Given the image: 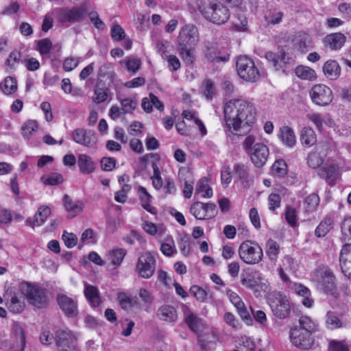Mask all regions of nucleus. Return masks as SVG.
I'll return each mask as SVG.
<instances>
[{"label": "nucleus", "instance_id": "obj_1", "mask_svg": "<svg viewBox=\"0 0 351 351\" xmlns=\"http://www.w3.org/2000/svg\"><path fill=\"white\" fill-rule=\"evenodd\" d=\"M223 112L227 126L236 132L241 128H245V132L249 131L256 119L255 108L243 99L228 101L224 106Z\"/></svg>", "mask_w": 351, "mask_h": 351}, {"label": "nucleus", "instance_id": "obj_2", "mask_svg": "<svg viewBox=\"0 0 351 351\" xmlns=\"http://www.w3.org/2000/svg\"><path fill=\"white\" fill-rule=\"evenodd\" d=\"M199 33L197 28L192 24H187L180 31L178 36L180 53L186 62L191 63L193 56L191 50L197 44Z\"/></svg>", "mask_w": 351, "mask_h": 351}, {"label": "nucleus", "instance_id": "obj_3", "mask_svg": "<svg viewBox=\"0 0 351 351\" xmlns=\"http://www.w3.org/2000/svg\"><path fill=\"white\" fill-rule=\"evenodd\" d=\"M199 10L206 20L217 25L225 23L230 18L228 9L219 1H203L199 5Z\"/></svg>", "mask_w": 351, "mask_h": 351}, {"label": "nucleus", "instance_id": "obj_4", "mask_svg": "<svg viewBox=\"0 0 351 351\" xmlns=\"http://www.w3.org/2000/svg\"><path fill=\"white\" fill-rule=\"evenodd\" d=\"M20 289L32 305L40 308L47 306L48 299L44 289L26 282L21 284Z\"/></svg>", "mask_w": 351, "mask_h": 351}, {"label": "nucleus", "instance_id": "obj_5", "mask_svg": "<svg viewBox=\"0 0 351 351\" xmlns=\"http://www.w3.org/2000/svg\"><path fill=\"white\" fill-rule=\"evenodd\" d=\"M236 68L240 77L247 82H255L261 77L259 70L254 61L246 56H241L237 58Z\"/></svg>", "mask_w": 351, "mask_h": 351}, {"label": "nucleus", "instance_id": "obj_6", "mask_svg": "<svg viewBox=\"0 0 351 351\" xmlns=\"http://www.w3.org/2000/svg\"><path fill=\"white\" fill-rule=\"evenodd\" d=\"M240 258L246 264L254 265L260 263L263 257L261 246L250 241L243 242L239 247Z\"/></svg>", "mask_w": 351, "mask_h": 351}, {"label": "nucleus", "instance_id": "obj_7", "mask_svg": "<svg viewBox=\"0 0 351 351\" xmlns=\"http://www.w3.org/2000/svg\"><path fill=\"white\" fill-rule=\"evenodd\" d=\"M11 330L14 342L8 339L2 340L0 342V348L4 351H24L25 336L23 328L19 323L14 322Z\"/></svg>", "mask_w": 351, "mask_h": 351}, {"label": "nucleus", "instance_id": "obj_8", "mask_svg": "<svg viewBox=\"0 0 351 351\" xmlns=\"http://www.w3.org/2000/svg\"><path fill=\"white\" fill-rule=\"evenodd\" d=\"M315 280L324 292L330 293L335 298L338 297L336 291L335 277L328 269H320L316 271Z\"/></svg>", "mask_w": 351, "mask_h": 351}, {"label": "nucleus", "instance_id": "obj_9", "mask_svg": "<svg viewBox=\"0 0 351 351\" xmlns=\"http://www.w3.org/2000/svg\"><path fill=\"white\" fill-rule=\"evenodd\" d=\"M310 96L313 102L318 106H326L332 101V92L324 84L314 85L310 90Z\"/></svg>", "mask_w": 351, "mask_h": 351}, {"label": "nucleus", "instance_id": "obj_10", "mask_svg": "<svg viewBox=\"0 0 351 351\" xmlns=\"http://www.w3.org/2000/svg\"><path fill=\"white\" fill-rule=\"evenodd\" d=\"M241 282L243 286L252 290L255 293L260 291L266 292L268 289L267 280L256 271L243 275Z\"/></svg>", "mask_w": 351, "mask_h": 351}, {"label": "nucleus", "instance_id": "obj_11", "mask_svg": "<svg viewBox=\"0 0 351 351\" xmlns=\"http://www.w3.org/2000/svg\"><path fill=\"white\" fill-rule=\"evenodd\" d=\"M56 345L60 351H72L77 347L76 336L68 329L56 332Z\"/></svg>", "mask_w": 351, "mask_h": 351}, {"label": "nucleus", "instance_id": "obj_12", "mask_svg": "<svg viewBox=\"0 0 351 351\" xmlns=\"http://www.w3.org/2000/svg\"><path fill=\"white\" fill-rule=\"evenodd\" d=\"M156 261L149 252L141 254L136 264V271L144 278H151L155 271Z\"/></svg>", "mask_w": 351, "mask_h": 351}, {"label": "nucleus", "instance_id": "obj_13", "mask_svg": "<svg viewBox=\"0 0 351 351\" xmlns=\"http://www.w3.org/2000/svg\"><path fill=\"white\" fill-rule=\"evenodd\" d=\"M312 332L295 327L291 329L290 338L292 343L296 347L302 349H309L313 343V339L311 337Z\"/></svg>", "mask_w": 351, "mask_h": 351}, {"label": "nucleus", "instance_id": "obj_14", "mask_svg": "<svg viewBox=\"0 0 351 351\" xmlns=\"http://www.w3.org/2000/svg\"><path fill=\"white\" fill-rule=\"evenodd\" d=\"M252 163L258 168L265 165L269 156V150L266 145L256 143L250 152Z\"/></svg>", "mask_w": 351, "mask_h": 351}, {"label": "nucleus", "instance_id": "obj_15", "mask_svg": "<svg viewBox=\"0 0 351 351\" xmlns=\"http://www.w3.org/2000/svg\"><path fill=\"white\" fill-rule=\"evenodd\" d=\"M73 141L78 144L90 147L96 144L97 138L90 130H86L83 128H77L72 133Z\"/></svg>", "mask_w": 351, "mask_h": 351}, {"label": "nucleus", "instance_id": "obj_16", "mask_svg": "<svg viewBox=\"0 0 351 351\" xmlns=\"http://www.w3.org/2000/svg\"><path fill=\"white\" fill-rule=\"evenodd\" d=\"M86 14V10L83 7H76L71 10H62L58 16L61 23H73L82 20Z\"/></svg>", "mask_w": 351, "mask_h": 351}, {"label": "nucleus", "instance_id": "obj_17", "mask_svg": "<svg viewBox=\"0 0 351 351\" xmlns=\"http://www.w3.org/2000/svg\"><path fill=\"white\" fill-rule=\"evenodd\" d=\"M57 301L66 316L75 317L77 315V303L75 300L64 294H61L57 296Z\"/></svg>", "mask_w": 351, "mask_h": 351}, {"label": "nucleus", "instance_id": "obj_18", "mask_svg": "<svg viewBox=\"0 0 351 351\" xmlns=\"http://www.w3.org/2000/svg\"><path fill=\"white\" fill-rule=\"evenodd\" d=\"M341 271L349 279H351V244L343 245L339 256Z\"/></svg>", "mask_w": 351, "mask_h": 351}, {"label": "nucleus", "instance_id": "obj_19", "mask_svg": "<svg viewBox=\"0 0 351 351\" xmlns=\"http://www.w3.org/2000/svg\"><path fill=\"white\" fill-rule=\"evenodd\" d=\"M50 214L51 210L48 206H40L35 214L33 219L28 218L26 220V224L32 226V228L35 226H40L45 223L46 219L50 215Z\"/></svg>", "mask_w": 351, "mask_h": 351}, {"label": "nucleus", "instance_id": "obj_20", "mask_svg": "<svg viewBox=\"0 0 351 351\" xmlns=\"http://www.w3.org/2000/svg\"><path fill=\"white\" fill-rule=\"evenodd\" d=\"M184 315V322L192 331L197 332L202 328L203 323L202 319L191 312L189 308H185Z\"/></svg>", "mask_w": 351, "mask_h": 351}, {"label": "nucleus", "instance_id": "obj_21", "mask_svg": "<svg viewBox=\"0 0 351 351\" xmlns=\"http://www.w3.org/2000/svg\"><path fill=\"white\" fill-rule=\"evenodd\" d=\"M156 315L162 321L167 322H174L178 319L176 309L171 305H163L158 311Z\"/></svg>", "mask_w": 351, "mask_h": 351}, {"label": "nucleus", "instance_id": "obj_22", "mask_svg": "<svg viewBox=\"0 0 351 351\" xmlns=\"http://www.w3.org/2000/svg\"><path fill=\"white\" fill-rule=\"evenodd\" d=\"M63 204L70 217H74L79 215L84 207L82 202L73 201L68 195H64Z\"/></svg>", "mask_w": 351, "mask_h": 351}, {"label": "nucleus", "instance_id": "obj_23", "mask_svg": "<svg viewBox=\"0 0 351 351\" xmlns=\"http://www.w3.org/2000/svg\"><path fill=\"white\" fill-rule=\"evenodd\" d=\"M323 72L328 79L335 80L339 77L341 68L337 61L329 60L324 64Z\"/></svg>", "mask_w": 351, "mask_h": 351}, {"label": "nucleus", "instance_id": "obj_24", "mask_svg": "<svg viewBox=\"0 0 351 351\" xmlns=\"http://www.w3.org/2000/svg\"><path fill=\"white\" fill-rule=\"evenodd\" d=\"M271 308L274 315L280 319L287 317L290 313L289 303L285 298L280 299L275 305L271 306Z\"/></svg>", "mask_w": 351, "mask_h": 351}, {"label": "nucleus", "instance_id": "obj_25", "mask_svg": "<svg viewBox=\"0 0 351 351\" xmlns=\"http://www.w3.org/2000/svg\"><path fill=\"white\" fill-rule=\"evenodd\" d=\"M318 175L322 178L327 180L329 184L333 185L335 180L338 177V171L335 165H330L319 169L318 171Z\"/></svg>", "mask_w": 351, "mask_h": 351}, {"label": "nucleus", "instance_id": "obj_26", "mask_svg": "<svg viewBox=\"0 0 351 351\" xmlns=\"http://www.w3.org/2000/svg\"><path fill=\"white\" fill-rule=\"evenodd\" d=\"M301 143L306 147L314 145L317 142V135L311 128L304 127L300 131Z\"/></svg>", "mask_w": 351, "mask_h": 351}, {"label": "nucleus", "instance_id": "obj_27", "mask_svg": "<svg viewBox=\"0 0 351 351\" xmlns=\"http://www.w3.org/2000/svg\"><path fill=\"white\" fill-rule=\"evenodd\" d=\"M279 137L282 143L289 147L294 146L296 143L293 130L287 125H284L280 128Z\"/></svg>", "mask_w": 351, "mask_h": 351}, {"label": "nucleus", "instance_id": "obj_28", "mask_svg": "<svg viewBox=\"0 0 351 351\" xmlns=\"http://www.w3.org/2000/svg\"><path fill=\"white\" fill-rule=\"evenodd\" d=\"M77 163L80 170L84 174H90L95 171V162L86 154H82L78 156Z\"/></svg>", "mask_w": 351, "mask_h": 351}, {"label": "nucleus", "instance_id": "obj_29", "mask_svg": "<svg viewBox=\"0 0 351 351\" xmlns=\"http://www.w3.org/2000/svg\"><path fill=\"white\" fill-rule=\"evenodd\" d=\"M119 64L128 72L135 74L140 69L141 60L140 58L134 56H128L123 60H121L119 62Z\"/></svg>", "mask_w": 351, "mask_h": 351}, {"label": "nucleus", "instance_id": "obj_30", "mask_svg": "<svg viewBox=\"0 0 351 351\" xmlns=\"http://www.w3.org/2000/svg\"><path fill=\"white\" fill-rule=\"evenodd\" d=\"M346 36L341 33H335L328 35L324 38L326 45H328L331 49H339L344 44Z\"/></svg>", "mask_w": 351, "mask_h": 351}, {"label": "nucleus", "instance_id": "obj_31", "mask_svg": "<svg viewBox=\"0 0 351 351\" xmlns=\"http://www.w3.org/2000/svg\"><path fill=\"white\" fill-rule=\"evenodd\" d=\"M294 289L298 295L303 298V299L302 300V304L308 308L312 307L313 304V300L310 297V290L307 287L301 284L295 285Z\"/></svg>", "mask_w": 351, "mask_h": 351}, {"label": "nucleus", "instance_id": "obj_32", "mask_svg": "<svg viewBox=\"0 0 351 351\" xmlns=\"http://www.w3.org/2000/svg\"><path fill=\"white\" fill-rule=\"evenodd\" d=\"M84 295L91 305L96 306L99 304L100 298L97 287L85 283Z\"/></svg>", "mask_w": 351, "mask_h": 351}, {"label": "nucleus", "instance_id": "obj_33", "mask_svg": "<svg viewBox=\"0 0 351 351\" xmlns=\"http://www.w3.org/2000/svg\"><path fill=\"white\" fill-rule=\"evenodd\" d=\"M295 75L302 80H315L317 78L315 71L308 66H298L295 70Z\"/></svg>", "mask_w": 351, "mask_h": 351}, {"label": "nucleus", "instance_id": "obj_34", "mask_svg": "<svg viewBox=\"0 0 351 351\" xmlns=\"http://www.w3.org/2000/svg\"><path fill=\"white\" fill-rule=\"evenodd\" d=\"M332 225L333 219L330 216L326 217L317 227L315 235L317 237H324L332 228Z\"/></svg>", "mask_w": 351, "mask_h": 351}, {"label": "nucleus", "instance_id": "obj_35", "mask_svg": "<svg viewBox=\"0 0 351 351\" xmlns=\"http://www.w3.org/2000/svg\"><path fill=\"white\" fill-rule=\"evenodd\" d=\"M1 88L5 95H11L17 90V82L15 78L7 77L1 84Z\"/></svg>", "mask_w": 351, "mask_h": 351}, {"label": "nucleus", "instance_id": "obj_36", "mask_svg": "<svg viewBox=\"0 0 351 351\" xmlns=\"http://www.w3.org/2000/svg\"><path fill=\"white\" fill-rule=\"evenodd\" d=\"M265 252L271 261H276L280 252V246L274 240L269 239L266 243Z\"/></svg>", "mask_w": 351, "mask_h": 351}, {"label": "nucleus", "instance_id": "obj_37", "mask_svg": "<svg viewBox=\"0 0 351 351\" xmlns=\"http://www.w3.org/2000/svg\"><path fill=\"white\" fill-rule=\"evenodd\" d=\"M7 306L11 312L19 313L22 312L25 308V302L23 300L14 295L7 302Z\"/></svg>", "mask_w": 351, "mask_h": 351}, {"label": "nucleus", "instance_id": "obj_38", "mask_svg": "<svg viewBox=\"0 0 351 351\" xmlns=\"http://www.w3.org/2000/svg\"><path fill=\"white\" fill-rule=\"evenodd\" d=\"M283 17V13L276 10H267L264 16L265 21L268 24L276 25L281 22Z\"/></svg>", "mask_w": 351, "mask_h": 351}, {"label": "nucleus", "instance_id": "obj_39", "mask_svg": "<svg viewBox=\"0 0 351 351\" xmlns=\"http://www.w3.org/2000/svg\"><path fill=\"white\" fill-rule=\"evenodd\" d=\"M323 162V157L319 155L317 147H316L314 151L311 152L307 157L308 165L313 169L319 167Z\"/></svg>", "mask_w": 351, "mask_h": 351}, {"label": "nucleus", "instance_id": "obj_40", "mask_svg": "<svg viewBox=\"0 0 351 351\" xmlns=\"http://www.w3.org/2000/svg\"><path fill=\"white\" fill-rule=\"evenodd\" d=\"M126 254V250L122 248L115 249L109 253L108 258L115 266L119 265Z\"/></svg>", "mask_w": 351, "mask_h": 351}, {"label": "nucleus", "instance_id": "obj_41", "mask_svg": "<svg viewBox=\"0 0 351 351\" xmlns=\"http://www.w3.org/2000/svg\"><path fill=\"white\" fill-rule=\"evenodd\" d=\"M138 195L143 208L147 211L152 213V207L149 204L151 195L148 193L146 189L143 186L138 187Z\"/></svg>", "mask_w": 351, "mask_h": 351}, {"label": "nucleus", "instance_id": "obj_42", "mask_svg": "<svg viewBox=\"0 0 351 351\" xmlns=\"http://www.w3.org/2000/svg\"><path fill=\"white\" fill-rule=\"evenodd\" d=\"M117 298L123 309L127 310L136 304V301L124 292L119 293Z\"/></svg>", "mask_w": 351, "mask_h": 351}, {"label": "nucleus", "instance_id": "obj_43", "mask_svg": "<svg viewBox=\"0 0 351 351\" xmlns=\"http://www.w3.org/2000/svg\"><path fill=\"white\" fill-rule=\"evenodd\" d=\"M326 323L327 327L330 330H334L343 326V324L339 317L331 311H328L326 314Z\"/></svg>", "mask_w": 351, "mask_h": 351}, {"label": "nucleus", "instance_id": "obj_44", "mask_svg": "<svg viewBox=\"0 0 351 351\" xmlns=\"http://www.w3.org/2000/svg\"><path fill=\"white\" fill-rule=\"evenodd\" d=\"M272 171L276 176L283 177L287 173V165L285 160H278L272 165Z\"/></svg>", "mask_w": 351, "mask_h": 351}, {"label": "nucleus", "instance_id": "obj_45", "mask_svg": "<svg viewBox=\"0 0 351 351\" xmlns=\"http://www.w3.org/2000/svg\"><path fill=\"white\" fill-rule=\"evenodd\" d=\"M204 204L202 202H195L191 207V214L197 219L203 220L206 218Z\"/></svg>", "mask_w": 351, "mask_h": 351}, {"label": "nucleus", "instance_id": "obj_46", "mask_svg": "<svg viewBox=\"0 0 351 351\" xmlns=\"http://www.w3.org/2000/svg\"><path fill=\"white\" fill-rule=\"evenodd\" d=\"M204 197H210L213 195V190L208 184V182L205 178L201 179L196 188V193H202Z\"/></svg>", "mask_w": 351, "mask_h": 351}, {"label": "nucleus", "instance_id": "obj_47", "mask_svg": "<svg viewBox=\"0 0 351 351\" xmlns=\"http://www.w3.org/2000/svg\"><path fill=\"white\" fill-rule=\"evenodd\" d=\"M300 327L298 329L306 332H313L315 330V324L312 319L307 316H302L299 319Z\"/></svg>", "mask_w": 351, "mask_h": 351}, {"label": "nucleus", "instance_id": "obj_48", "mask_svg": "<svg viewBox=\"0 0 351 351\" xmlns=\"http://www.w3.org/2000/svg\"><path fill=\"white\" fill-rule=\"evenodd\" d=\"M108 91L107 88H100L97 85L95 88L94 92L95 97H93V101L97 104L104 102L108 99Z\"/></svg>", "mask_w": 351, "mask_h": 351}, {"label": "nucleus", "instance_id": "obj_49", "mask_svg": "<svg viewBox=\"0 0 351 351\" xmlns=\"http://www.w3.org/2000/svg\"><path fill=\"white\" fill-rule=\"evenodd\" d=\"M319 203V197L315 193L307 196L304 200V204L308 211H313L316 209Z\"/></svg>", "mask_w": 351, "mask_h": 351}, {"label": "nucleus", "instance_id": "obj_50", "mask_svg": "<svg viewBox=\"0 0 351 351\" xmlns=\"http://www.w3.org/2000/svg\"><path fill=\"white\" fill-rule=\"evenodd\" d=\"M37 128V123L35 121L29 120L25 122L21 128L22 134L25 138H28L32 132H35Z\"/></svg>", "mask_w": 351, "mask_h": 351}, {"label": "nucleus", "instance_id": "obj_51", "mask_svg": "<svg viewBox=\"0 0 351 351\" xmlns=\"http://www.w3.org/2000/svg\"><path fill=\"white\" fill-rule=\"evenodd\" d=\"M234 171L241 181L248 182V171L246 166L241 164H235L234 166Z\"/></svg>", "mask_w": 351, "mask_h": 351}, {"label": "nucleus", "instance_id": "obj_52", "mask_svg": "<svg viewBox=\"0 0 351 351\" xmlns=\"http://www.w3.org/2000/svg\"><path fill=\"white\" fill-rule=\"evenodd\" d=\"M152 168L154 170V175L152 177V184L156 189L159 190L162 188L163 184L160 177V172L158 165L155 162L152 163Z\"/></svg>", "mask_w": 351, "mask_h": 351}, {"label": "nucleus", "instance_id": "obj_53", "mask_svg": "<svg viewBox=\"0 0 351 351\" xmlns=\"http://www.w3.org/2000/svg\"><path fill=\"white\" fill-rule=\"evenodd\" d=\"M37 46L40 54L47 55L52 48V43L49 38H45L38 40Z\"/></svg>", "mask_w": 351, "mask_h": 351}, {"label": "nucleus", "instance_id": "obj_54", "mask_svg": "<svg viewBox=\"0 0 351 351\" xmlns=\"http://www.w3.org/2000/svg\"><path fill=\"white\" fill-rule=\"evenodd\" d=\"M341 231L344 239L351 241V217L344 219L341 224Z\"/></svg>", "mask_w": 351, "mask_h": 351}, {"label": "nucleus", "instance_id": "obj_55", "mask_svg": "<svg viewBox=\"0 0 351 351\" xmlns=\"http://www.w3.org/2000/svg\"><path fill=\"white\" fill-rule=\"evenodd\" d=\"M120 103L127 113H132L137 106V101L132 98H125L120 100Z\"/></svg>", "mask_w": 351, "mask_h": 351}, {"label": "nucleus", "instance_id": "obj_56", "mask_svg": "<svg viewBox=\"0 0 351 351\" xmlns=\"http://www.w3.org/2000/svg\"><path fill=\"white\" fill-rule=\"evenodd\" d=\"M238 313L239 314L241 318L245 322V323L248 325H251L253 322V320L248 313L247 308L244 303H242L241 306H237V307Z\"/></svg>", "mask_w": 351, "mask_h": 351}, {"label": "nucleus", "instance_id": "obj_57", "mask_svg": "<svg viewBox=\"0 0 351 351\" xmlns=\"http://www.w3.org/2000/svg\"><path fill=\"white\" fill-rule=\"evenodd\" d=\"M215 93V88L210 80H206L202 86V93L207 99H211Z\"/></svg>", "mask_w": 351, "mask_h": 351}, {"label": "nucleus", "instance_id": "obj_58", "mask_svg": "<svg viewBox=\"0 0 351 351\" xmlns=\"http://www.w3.org/2000/svg\"><path fill=\"white\" fill-rule=\"evenodd\" d=\"M125 34L123 29L117 24H114L111 28V36L117 41L121 40L125 38Z\"/></svg>", "mask_w": 351, "mask_h": 351}, {"label": "nucleus", "instance_id": "obj_59", "mask_svg": "<svg viewBox=\"0 0 351 351\" xmlns=\"http://www.w3.org/2000/svg\"><path fill=\"white\" fill-rule=\"evenodd\" d=\"M101 167L104 171H112L116 167V160L113 158L104 157L101 160Z\"/></svg>", "mask_w": 351, "mask_h": 351}, {"label": "nucleus", "instance_id": "obj_60", "mask_svg": "<svg viewBox=\"0 0 351 351\" xmlns=\"http://www.w3.org/2000/svg\"><path fill=\"white\" fill-rule=\"evenodd\" d=\"M329 351H348V346L345 341H331L328 347Z\"/></svg>", "mask_w": 351, "mask_h": 351}, {"label": "nucleus", "instance_id": "obj_61", "mask_svg": "<svg viewBox=\"0 0 351 351\" xmlns=\"http://www.w3.org/2000/svg\"><path fill=\"white\" fill-rule=\"evenodd\" d=\"M62 240L67 247L71 248L74 247L77 241V237L73 233L64 232L62 236Z\"/></svg>", "mask_w": 351, "mask_h": 351}, {"label": "nucleus", "instance_id": "obj_62", "mask_svg": "<svg viewBox=\"0 0 351 351\" xmlns=\"http://www.w3.org/2000/svg\"><path fill=\"white\" fill-rule=\"evenodd\" d=\"M190 292L200 302H204L206 299L207 294L206 291L197 286H193L190 289Z\"/></svg>", "mask_w": 351, "mask_h": 351}, {"label": "nucleus", "instance_id": "obj_63", "mask_svg": "<svg viewBox=\"0 0 351 351\" xmlns=\"http://www.w3.org/2000/svg\"><path fill=\"white\" fill-rule=\"evenodd\" d=\"M79 60L77 58H66L63 62V69L66 71H71L77 66Z\"/></svg>", "mask_w": 351, "mask_h": 351}, {"label": "nucleus", "instance_id": "obj_64", "mask_svg": "<svg viewBox=\"0 0 351 351\" xmlns=\"http://www.w3.org/2000/svg\"><path fill=\"white\" fill-rule=\"evenodd\" d=\"M223 320L228 325L234 328H237L239 326V321L235 317V316L231 313L226 312L223 315Z\"/></svg>", "mask_w": 351, "mask_h": 351}]
</instances>
